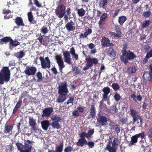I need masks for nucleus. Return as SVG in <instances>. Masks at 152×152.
Instances as JSON below:
<instances>
[{
    "label": "nucleus",
    "instance_id": "24",
    "mask_svg": "<svg viewBox=\"0 0 152 152\" xmlns=\"http://www.w3.org/2000/svg\"><path fill=\"white\" fill-rule=\"evenodd\" d=\"M130 115L133 118V123L134 124L137 121V118L139 115H137V112L135 110L131 109L130 110Z\"/></svg>",
    "mask_w": 152,
    "mask_h": 152
},
{
    "label": "nucleus",
    "instance_id": "34",
    "mask_svg": "<svg viewBox=\"0 0 152 152\" xmlns=\"http://www.w3.org/2000/svg\"><path fill=\"white\" fill-rule=\"evenodd\" d=\"M108 0H100L99 2V6L100 8H103L106 5Z\"/></svg>",
    "mask_w": 152,
    "mask_h": 152
},
{
    "label": "nucleus",
    "instance_id": "21",
    "mask_svg": "<svg viewBox=\"0 0 152 152\" xmlns=\"http://www.w3.org/2000/svg\"><path fill=\"white\" fill-rule=\"evenodd\" d=\"M96 111L95 107L93 105H91L90 108L89 115L88 117V118L89 119L91 118L94 117L96 115Z\"/></svg>",
    "mask_w": 152,
    "mask_h": 152
},
{
    "label": "nucleus",
    "instance_id": "15",
    "mask_svg": "<svg viewBox=\"0 0 152 152\" xmlns=\"http://www.w3.org/2000/svg\"><path fill=\"white\" fill-rule=\"evenodd\" d=\"M53 109L52 107H47L45 108L42 111L43 114L42 115V117H48L51 115V113L53 111Z\"/></svg>",
    "mask_w": 152,
    "mask_h": 152
},
{
    "label": "nucleus",
    "instance_id": "9",
    "mask_svg": "<svg viewBox=\"0 0 152 152\" xmlns=\"http://www.w3.org/2000/svg\"><path fill=\"white\" fill-rule=\"evenodd\" d=\"M39 59L41 61L42 67L43 68H49L50 67V61L48 57H46L44 59L43 57H40Z\"/></svg>",
    "mask_w": 152,
    "mask_h": 152
},
{
    "label": "nucleus",
    "instance_id": "58",
    "mask_svg": "<svg viewBox=\"0 0 152 152\" xmlns=\"http://www.w3.org/2000/svg\"><path fill=\"white\" fill-rule=\"evenodd\" d=\"M74 98L73 96L70 97L66 102V104H68L69 103H72V105L73 104V101H74Z\"/></svg>",
    "mask_w": 152,
    "mask_h": 152
},
{
    "label": "nucleus",
    "instance_id": "5",
    "mask_svg": "<svg viewBox=\"0 0 152 152\" xmlns=\"http://www.w3.org/2000/svg\"><path fill=\"white\" fill-rule=\"evenodd\" d=\"M85 60L87 63L86 64V66L83 68V70L85 71H86L89 68H92L93 65H96L98 63L97 59L94 58H91L90 57L86 58Z\"/></svg>",
    "mask_w": 152,
    "mask_h": 152
},
{
    "label": "nucleus",
    "instance_id": "61",
    "mask_svg": "<svg viewBox=\"0 0 152 152\" xmlns=\"http://www.w3.org/2000/svg\"><path fill=\"white\" fill-rule=\"evenodd\" d=\"M146 56V58H148L152 57V50H151L147 53Z\"/></svg>",
    "mask_w": 152,
    "mask_h": 152
},
{
    "label": "nucleus",
    "instance_id": "63",
    "mask_svg": "<svg viewBox=\"0 0 152 152\" xmlns=\"http://www.w3.org/2000/svg\"><path fill=\"white\" fill-rule=\"evenodd\" d=\"M11 12V11L10 10H6L5 9H3V14H8L10 13Z\"/></svg>",
    "mask_w": 152,
    "mask_h": 152
},
{
    "label": "nucleus",
    "instance_id": "54",
    "mask_svg": "<svg viewBox=\"0 0 152 152\" xmlns=\"http://www.w3.org/2000/svg\"><path fill=\"white\" fill-rule=\"evenodd\" d=\"M107 16L108 15L107 13H104L101 16L100 19L101 20L104 21L107 18Z\"/></svg>",
    "mask_w": 152,
    "mask_h": 152
},
{
    "label": "nucleus",
    "instance_id": "43",
    "mask_svg": "<svg viewBox=\"0 0 152 152\" xmlns=\"http://www.w3.org/2000/svg\"><path fill=\"white\" fill-rule=\"evenodd\" d=\"M63 142L61 143L59 146L56 147V150L57 152H62L63 148Z\"/></svg>",
    "mask_w": 152,
    "mask_h": 152
},
{
    "label": "nucleus",
    "instance_id": "50",
    "mask_svg": "<svg viewBox=\"0 0 152 152\" xmlns=\"http://www.w3.org/2000/svg\"><path fill=\"white\" fill-rule=\"evenodd\" d=\"M80 137L81 138H85L86 137V138L88 139V137H87V134L85 132H83L80 133Z\"/></svg>",
    "mask_w": 152,
    "mask_h": 152
},
{
    "label": "nucleus",
    "instance_id": "29",
    "mask_svg": "<svg viewBox=\"0 0 152 152\" xmlns=\"http://www.w3.org/2000/svg\"><path fill=\"white\" fill-rule=\"evenodd\" d=\"M92 32V30L90 28H88L84 34L83 33H81L79 35V38H86L88 35L91 34Z\"/></svg>",
    "mask_w": 152,
    "mask_h": 152
},
{
    "label": "nucleus",
    "instance_id": "52",
    "mask_svg": "<svg viewBox=\"0 0 152 152\" xmlns=\"http://www.w3.org/2000/svg\"><path fill=\"white\" fill-rule=\"evenodd\" d=\"M147 135L149 138H152V127L148 130Z\"/></svg>",
    "mask_w": 152,
    "mask_h": 152
},
{
    "label": "nucleus",
    "instance_id": "16",
    "mask_svg": "<svg viewBox=\"0 0 152 152\" xmlns=\"http://www.w3.org/2000/svg\"><path fill=\"white\" fill-rule=\"evenodd\" d=\"M13 127L11 125H10L8 123V121H7L5 124L4 132L5 134H10L12 132Z\"/></svg>",
    "mask_w": 152,
    "mask_h": 152
},
{
    "label": "nucleus",
    "instance_id": "11",
    "mask_svg": "<svg viewBox=\"0 0 152 152\" xmlns=\"http://www.w3.org/2000/svg\"><path fill=\"white\" fill-rule=\"evenodd\" d=\"M58 94H67L68 93V90L67 88L66 83H63L58 87Z\"/></svg>",
    "mask_w": 152,
    "mask_h": 152
},
{
    "label": "nucleus",
    "instance_id": "37",
    "mask_svg": "<svg viewBox=\"0 0 152 152\" xmlns=\"http://www.w3.org/2000/svg\"><path fill=\"white\" fill-rule=\"evenodd\" d=\"M14 149L12 143H10L9 145H7L5 151L7 152H12Z\"/></svg>",
    "mask_w": 152,
    "mask_h": 152
},
{
    "label": "nucleus",
    "instance_id": "49",
    "mask_svg": "<svg viewBox=\"0 0 152 152\" xmlns=\"http://www.w3.org/2000/svg\"><path fill=\"white\" fill-rule=\"evenodd\" d=\"M151 12L150 11L145 12L143 13V16L145 18L149 17L151 15Z\"/></svg>",
    "mask_w": 152,
    "mask_h": 152
},
{
    "label": "nucleus",
    "instance_id": "27",
    "mask_svg": "<svg viewBox=\"0 0 152 152\" xmlns=\"http://www.w3.org/2000/svg\"><path fill=\"white\" fill-rule=\"evenodd\" d=\"M22 97L19 98V101L16 104L15 106L14 107L13 109L12 114H15L19 108H20L22 104V101L21 100Z\"/></svg>",
    "mask_w": 152,
    "mask_h": 152
},
{
    "label": "nucleus",
    "instance_id": "38",
    "mask_svg": "<svg viewBox=\"0 0 152 152\" xmlns=\"http://www.w3.org/2000/svg\"><path fill=\"white\" fill-rule=\"evenodd\" d=\"M20 43L18 42L16 40H13L12 39L9 43V45L12 46L16 47L18 45H20Z\"/></svg>",
    "mask_w": 152,
    "mask_h": 152
},
{
    "label": "nucleus",
    "instance_id": "62",
    "mask_svg": "<svg viewBox=\"0 0 152 152\" xmlns=\"http://www.w3.org/2000/svg\"><path fill=\"white\" fill-rule=\"evenodd\" d=\"M34 4L36 5V6L39 7H41V5L39 3L38 0H34Z\"/></svg>",
    "mask_w": 152,
    "mask_h": 152
},
{
    "label": "nucleus",
    "instance_id": "33",
    "mask_svg": "<svg viewBox=\"0 0 152 152\" xmlns=\"http://www.w3.org/2000/svg\"><path fill=\"white\" fill-rule=\"evenodd\" d=\"M50 125L52 128L54 129H59L61 127L59 122H53Z\"/></svg>",
    "mask_w": 152,
    "mask_h": 152
},
{
    "label": "nucleus",
    "instance_id": "53",
    "mask_svg": "<svg viewBox=\"0 0 152 152\" xmlns=\"http://www.w3.org/2000/svg\"><path fill=\"white\" fill-rule=\"evenodd\" d=\"M94 132V129L89 130L88 131L87 134V137L89 138L91 137V136L93 134Z\"/></svg>",
    "mask_w": 152,
    "mask_h": 152
},
{
    "label": "nucleus",
    "instance_id": "18",
    "mask_svg": "<svg viewBox=\"0 0 152 152\" xmlns=\"http://www.w3.org/2000/svg\"><path fill=\"white\" fill-rule=\"evenodd\" d=\"M97 122L102 126L106 125L107 122V119L105 116L101 115L97 118Z\"/></svg>",
    "mask_w": 152,
    "mask_h": 152
},
{
    "label": "nucleus",
    "instance_id": "20",
    "mask_svg": "<svg viewBox=\"0 0 152 152\" xmlns=\"http://www.w3.org/2000/svg\"><path fill=\"white\" fill-rule=\"evenodd\" d=\"M115 31L116 32L115 33L114 32H110V34L111 36H113L115 37L119 38L121 37L122 33L121 32V29L118 27H117L115 28Z\"/></svg>",
    "mask_w": 152,
    "mask_h": 152
},
{
    "label": "nucleus",
    "instance_id": "14",
    "mask_svg": "<svg viewBox=\"0 0 152 152\" xmlns=\"http://www.w3.org/2000/svg\"><path fill=\"white\" fill-rule=\"evenodd\" d=\"M29 119V126L31 127V130L36 132L37 130V128L36 127L37 124L35 120L32 117H30Z\"/></svg>",
    "mask_w": 152,
    "mask_h": 152
},
{
    "label": "nucleus",
    "instance_id": "35",
    "mask_svg": "<svg viewBox=\"0 0 152 152\" xmlns=\"http://www.w3.org/2000/svg\"><path fill=\"white\" fill-rule=\"evenodd\" d=\"M126 20L127 18L126 16H120L118 18V23L121 25H123Z\"/></svg>",
    "mask_w": 152,
    "mask_h": 152
},
{
    "label": "nucleus",
    "instance_id": "44",
    "mask_svg": "<svg viewBox=\"0 0 152 152\" xmlns=\"http://www.w3.org/2000/svg\"><path fill=\"white\" fill-rule=\"evenodd\" d=\"M49 30L47 27L45 26H43L41 29V31L44 34H45L47 33Z\"/></svg>",
    "mask_w": 152,
    "mask_h": 152
},
{
    "label": "nucleus",
    "instance_id": "47",
    "mask_svg": "<svg viewBox=\"0 0 152 152\" xmlns=\"http://www.w3.org/2000/svg\"><path fill=\"white\" fill-rule=\"evenodd\" d=\"M73 150V147L69 146L65 148L64 151V152H72Z\"/></svg>",
    "mask_w": 152,
    "mask_h": 152
},
{
    "label": "nucleus",
    "instance_id": "30",
    "mask_svg": "<svg viewBox=\"0 0 152 152\" xmlns=\"http://www.w3.org/2000/svg\"><path fill=\"white\" fill-rule=\"evenodd\" d=\"M136 68L135 66H131L127 68V73L130 75L134 74L136 72Z\"/></svg>",
    "mask_w": 152,
    "mask_h": 152
},
{
    "label": "nucleus",
    "instance_id": "40",
    "mask_svg": "<svg viewBox=\"0 0 152 152\" xmlns=\"http://www.w3.org/2000/svg\"><path fill=\"white\" fill-rule=\"evenodd\" d=\"M151 74L150 73H148V72H145L144 73L143 75V77L144 79V80L147 81H150V77Z\"/></svg>",
    "mask_w": 152,
    "mask_h": 152
},
{
    "label": "nucleus",
    "instance_id": "7",
    "mask_svg": "<svg viewBox=\"0 0 152 152\" xmlns=\"http://www.w3.org/2000/svg\"><path fill=\"white\" fill-rule=\"evenodd\" d=\"M66 8V6L64 4H61L59 5L55 10L56 15L58 18H62L65 14Z\"/></svg>",
    "mask_w": 152,
    "mask_h": 152
},
{
    "label": "nucleus",
    "instance_id": "59",
    "mask_svg": "<svg viewBox=\"0 0 152 152\" xmlns=\"http://www.w3.org/2000/svg\"><path fill=\"white\" fill-rule=\"evenodd\" d=\"M48 43V39L47 38H46L43 39L42 43V44L45 46H47Z\"/></svg>",
    "mask_w": 152,
    "mask_h": 152
},
{
    "label": "nucleus",
    "instance_id": "25",
    "mask_svg": "<svg viewBox=\"0 0 152 152\" xmlns=\"http://www.w3.org/2000/svg\"><path fill=\"white\" fill-rule=\"evenodd\" d=\"M87 141L85 138H80L77 142L76 145L78 146L83 147L84 145H86Z\"/></svg>",
    "mask_w": 152,
    "mask_h": 152
},
{
    "label": "nucleus",
    "instance_id": "6",
    "mask_svg": "<svg viewBox=\"0 0 152 152\" xmlns=\"http://www.w3.org/2000/svg\"><path fill=\"white\" fill-rule=\"evenodd\" d=\"M137 56L132 52L129 50L127 52L126 55L125 53H123V55L121 56V60L125 64L128 62V60H130L134 59L136 58Z\"/></svg>",
    "mask_w": 152,
    "mask_h": 152
},
{
    "label": "nucleus",
    "instance_id": "3",
    "mask_svg": "<svg viewBox=\"0 0 152 152\" xmlns=\"http://www.w3.org/2000/svg\"><path fill=\"white\" fill-rule=\"evenodd\" d=\"M75 53V50L73 47L70 49V53L67 51L63 52L64 62L69 64H71V59L70 53H71L72 56H74L76 60H77L78 59V56Z\"/></svg>",
    "mask_w": 152,
    "mask_h": 152
},
{
    "label": "nucleus",
    "instance_id": "22",
    "mask_svg": "<svg viewBox=\"0 0 152 152\" xmlns=\"http://www.w3.org/2000/svg\"><path fill=\"white\" fill-rule=\"evenodd\" d=\"M106 53L107 55L110 57H115L116 56V52L112 48L110 47L106 49Z\"/></svg>",
    "mask_w": 152,
    "mask_h": 152
},
{
    "label": "nucleus",
    "instance_id": "31",
    "mask_svg": "<svg viewBox=\"0 0 152 152\" xmlns=\"http://www.w3.org/2000/svg\"><path fill=\"white\" fill-rule=\"evenodd\" d=\"M77 14L79 17H82L84 16L86 13V11L83 8L76 10Z\"/></svg>",
    "mask_w": 152,
    "mask_h": 152
},
{
    "label": "nucleus",
    "instance_id": "42",
    "mask_svg": "<svg viewBox=\"0 0 152 152\" xmlns=\"http://www.w3.org/2000/svg\"><path fill=\"white\" fill-rule=\"evenodd\" d=\"M25 55V53L23 51H20L19 52L17 53L15 56L17 58H18L20 59L22 58Z\"/></svg>",
    "mask_w": 152,
    "mask_h": 152
},
{
    "label": "nucleus",
    "instance_id": "64",
    "mask_svg": "<svg viewBox=\"0 0 152 152\" xmlns=\"http://www.w3.org/2000/svg\"><path fill=\"white\" fill-rule=\"evenodd\" d=\"M76 110H77L80 113H82L84 111V109L83 108L80 107H78L77 108Z\"/></svg>",
    "mask_w": 152,
    "mask_h": 152
},
{
    "label": "nucleus",
    "instance_id": "13",
    "mask_svg": "<svg viewBox=\"0 0 152 152\" xmlns=\"http://www.w3.org/2000/svg\"><path fill=\"white\" fill-rule=\"evenodd\" d=\"M55 58L57 61L59 68V70L60 72H62L63 69L65 67L61 56L59 55L55 56Z\"/></svg>",
    "mask_w": 152,
    "mask_h": 152
},
{
    "label": "nucleus",
    "instance_id": "10",
    "mask_svg": "<svg viewBox=\"0 0 152 152\" xmlns=\"http://www.w3.org/2000/svg\"><path fill=\"white\" fill-rule=\"evenodd\" d=\"M37 71L36 67L34 66H27L24 72L26 75L28 76L34 75H35Z\"/></svg>",
    "mask_w": 152,
    "mask_h": 152
},
{
    "label": "nucleus",
    "instance_id": "17",
    "mask_svg": "<svg viewBox=\"0 0 152 152\" xmlns=\"http://www.w3.org/2000/svg\"><path fill=\"white\" fill-rule=\"evenodd\" d=\"M65 27L68 32L74 31L76 27L75 23L72 21L68 22L66 25Z\"/></svg>",
    "mask_w": 152,
    "mask_h": 152
},
{
    "label": "nucleus",
    "instance_id": "2",
    "mask_svg": "<svg viewBox=\"0 0 152 152\" xmlns=\"http://www.w3.org/2000/svg\"><path fill=\"white\" fill-rule=\"evenodd\" d=\"M10 71L7 66H4L0 71V84L3 85L4 82L7 83L10 79Z\"/></svg>",
    "mask_w": 152,
    "mask_h": 152
},
{
    "label": "nucleus",
    "instance_id": "1",
    "mask_svg": "<svg viewBox=\"0 0 152 152\" xmlns=\"http://www.w3.org/2000/svg\"><path fill=\"white\" fill-rule=\"evenodd\" d=\"M33 142V141L25 140L24 145L20 142H17L16 143V145L20 152H31L32 144Z\"/></svg>",
    "mask_w": 152,
    "mask_h": 152
},
{
    "label": "nucleus",
    "instance_id": "56",
    "mask_svg": "<svg viewBox=\"0 0 152 152\" xmlns=\"http://www.w3.org/2000/svg\"><path fill=\"white\" fill-rule=\"evenodd\" d=\"M37 77L39 80H41L42 79V75L40 72H39L37 73Z\"/></svg>",
    "mask_w": 152,
    "mask_h": 152
},
{
    "label": "nucleus",
    "instance_id": "26",
    "mask_svg": "<svg viewBox=\"0 0 152 152\" xmlns=\"http://www.w3.org/2000/svg\"><path fill=\"white\" fill-rule=\"evenodd\" d=\"M15 23L19 26L23 27L25 26L23 19L21 17H17L15 19Z\"/></svg>",
    "mask_w": 152,
    "mask_h": 152
},
{
    "label": "nucleus",
    "instance_id": "12",
    "mask_svg": "<svg viewBox=\"0 0 152 152\" xmlns=\"http://www.w3.org/2000/svg\"><path fill=\"white\" fill-rule=\"evenodd\" d=\"M101 45L104 47H107L109 46H113L114 44L112 43H110V41L107 37H104L101 39Z\"/></svg>",
    "mask_w": 152,
    "mask_h": 152
},
{
    "label": "nucleus",
    "instance_id": "23",
    "mask_svg": "<svg viewBox=\"0 0 152 152\" xmlns=\"http://www.w3.org/2000/svg\"><path fill=\"white\" fill-rule=\"evenodd\" d=\"M42 127L43 129L45 131L48 130V127L50 125L49 121L48 120H45L41 122Z\"/></svg>",
    "mask_w": 152,
    "mask_h": 152
},
{
    "label": "nucleus",
    "instance_id": "48",
    "mask_svg": "<svg viewBox=\"0 0 152 152\" xmlns=\"http://www.w3.org/2000/svg\"><path fill=\"white\" fill-rule=\"evenodd\" d=\"M72 71L74 72L76 75L78 74L80 72V70L78 67L77 66H74L72 69Z\"/></svg>",
    "mask_w": 152,
    "mask_h": 152
},
{
    "label": "nucleus",
    "instance_id": "4",
    "mask_svg": "<svg viewBox=\"0 0 152 152\" xmlns=\"http://www.w3.org/2000/svg\"><path fill=\"white\" fill-rule=\"evenodd\" d=\"M120 142L118 138H115L112 143L111 146L110 142L108 143L104 150L108 151L109 152H116L117 149V147L118 146Z\"/></svg>",
    "mask_w": 152,
    "mask_h": 152
},
{
    "label": "nucleus",
    "instance_id": "39",
    "mask_svg": "<svg viewBox=\"0 0 152 152\" xmlns=\"http://www.w3.org/2000/svg\"><path fill=\"white\" fill-rule=\"evenodd\" d=\"M53 122H59L61 121V119L60 117L57 115H54L52 116L51 118Z\"/></svg>",
    "mask_w": 152,
    "mask_h": 152
},
{
    "label": "nucleus",
    "instance_id": "41",
    "mask_svg": "<svg viewBox=\"0 0 152 152\" xmlns=\"http://www.w3.org/2000/svg\"><path fill=\"white\" fill-rule=\"evenodd\" d=\"M150 20H145L144 21L143 23L141 25V27L142 28H145L148 27L150 24Z\"/></svg>",
    "mask_w": 152,
    "mask_h": 152
},
{
    "label": "nucleus",
    "instance_id": "36",
    "mask_svg": "<svg viewBox=\"0 0 152 152\" xmlns=\"http://www.w3.org/2000/svg\"><path fill=\"white\" fill-rule=\"evenodd\" d=\"M12 38L10 37H6L1 38L0 40V42L1 43L4 42L6 43L10 42Z\"/></svg>",
    "mask_w": 152,
    "mask_h": 152
},
{
    "label": "nucleus",
    "instance_id": "19",
    "mask_svg": "<svg viewBox=\"0 0 152 152\" xmlns=\"http://www.w3.org/2000/svg\"><path fill=\"white\" fill-rule=\"evenodd\" d=\"M104 92L103 95V99L105 101L109 100L108 95L110 92V89L108 87H104L102 90Z\"/></svg>",
    "mask_w": 152,
    "mask_h": 152
},
{
    "label": "nucleus",
    "instance_id": "55",
    "mask_svg": "<svg viewBox=\"0 0 152 152\" xmlns=\"http://www.w3.org/2000/svg\"><path fill=\"white\" fill-rule=\"evenodd\" d=\"M72 115L75 117H77L80 115V114L79 113L77 110L73 111L72 113Z\"/></svg>",
    "mask_w": 152,
    "mask_h": 152
},
{
    "label": "nucleus",
    "instance_id": "60",
    "mask_svg": "<svg viewBox=\"0 0 152 152\" xmlns=\"http://www.w3.org/2000/svg\"><path fill=\"white\" fill-rule=\"evenodd\" d=\"M104 21L101 20L100 19L98 22V24L99 28H102L103 26L104 25Z\"/></svg>",
    "mask_w": 152,
    "mask_h": 152
},
{
    "label": "nucleus",
    "instance_id": "28",
    "mask_svg": "<svg viewBox=\"0 0 152 152\" xmlns=\"http://www.w3.org/2000/svg\"><path fill=\"white\" fill-rule=\"evenodd\" d=\"M59 96L57 99L56 102L58 103H62L66 99V95L65 94H58Z\"/></svg>",
    "mask_w": 152,
    "mask_h": 152
},
{
    "label": "nucleus",
    "instance_id": "32",
    "mask_svg": "<svg viewBox=\"0 0 152 152\" xmlns=\"http://www.w3.org/2000/svg\"><path fill=\"white\" fill-rule=\"evenodd\" d=\"M27 16L28 21L31 23L34 24L35 23H34L33 20L34 19V18L33 14L31 12H28Z\"/></svg>",
    "mask_w": 152,
    "mask_h": 152
},
{
    "label": "nucleus",
    "instance_id": "51",
    "mask_svg": "<svg viewBox=\"0 0 152 152\" xmlns=\"http://www.w3.org/2000/svg\"><path fill=\"white\" fill-rule=\"evenodd\" d=\"M86 145H88L89 148H92L94 147L95 143L93 141H89L88 142H87V141Z\"/></svg>",
    "mask_w": 152,
    "mask_h": 152
},
{
    "label": "nucleus",
    "instance_id": "57",
    "mask_svg": "<svg viewBox=\"0 0 152 152\" xmlns=\"http://www.w3.org/2000/svg\"><path fill=\"white\" fill-rule=\"evenodd\" d=\"M114 98L116 101H118L120 100L121 96L117 93H116L114 96Z\"/></svg>",
    "mask_w": 152,
    "mask_h": 152
},
{
    "label": "nucleus",
    "instance_id": "8",
    "mask_svg": "<svg viewBox=\"0 0 152 152\" xmlns=\"http://www.w3.org/2000/svg\"><path fill=\"white\" fill-rule=\"evenodd\" d=\"M145 136V135L143 132L138 134H136L132 136L131 137V140L129 144V146H132L134 143H136L138 141V138L141 137L142 138H143Z\"/></svg>",
    "mask_w": 152,
    "mask_h": 152
},
{
    "label": "nucleus",
    "instance_id": "45",
    "mask_svg": "<svg viewBox=\"0 0 152 152\" xmlns=\"http://www.w3.org/2000/svg\"><path fill=\"white\" fill-rule=\"evenodd\" d=\"M111 87L113 90L116 91L119 89L120 88V86L119 84L116 83H113L111 86Z\"/></svg>",
    "mask_w": 152,
    "mask_h": 152
},
{
    "label": "nucleus",
    "instance_id": "46",
    "mask_svg": "<svg viewBox=\"0 0 152 152\" xmlns=\"http://www.w3.org/2000/svg\"><path fill=\"white\" fill-rule=\"evenodd\" d=\"M112 130H114L117 134H118L120 132V129L118 125H115L113 128H112Z\"/></svg>",
    "mask_w": 152,
    "mask_h": 152
}]
</instances>
